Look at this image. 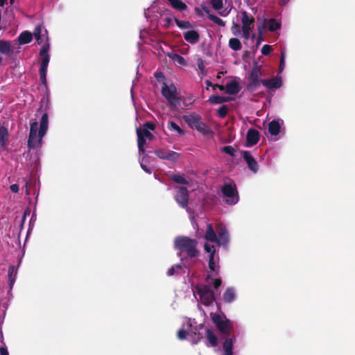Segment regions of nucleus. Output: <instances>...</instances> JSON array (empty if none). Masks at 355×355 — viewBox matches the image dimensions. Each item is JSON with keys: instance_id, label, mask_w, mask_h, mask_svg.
Listing matches in <instances>:
<instances>
[{"instance_id": "nucleus-17", "label": "nucleus", "mask_w": 355, "mask_h": 355, "mask_svg": "<svg viewBox=\"0 0 355 355\" xmlns=\"http://www.w3.org/2000/svg\"><path fill=\"white\" fill-rule=\"evenodd\" d=\"M184 38L187 42L193 44L199 41L200 35L196 31H189L184 33Z\"/></svg>"}, {"instance_id": "nucleus-30", "label": "nucleus", "mask_w": 355, "mask_h": 355, "mask_svg": "<svg viewBox=\"0 0 355 355\" xmlns=\"http://www.w3.org/2000/svg\"><path fill=\"white\" fill-rule=\"evenodd\" d=\"M231 100V98L226 96H220L213 95L211 96L209 98V101L212 104H220L223 103L228 102Z\"/></svg>"}, {"instance_id": "nucleus-2", "label": "nucleus", "mask_w": 355, "mask_h": 355, "mask_svg": "<svg viewBox=\"0 0 355 355\" xmlns=\"http://www.w3.org/2000/svg\"><path fill=\"white\" fill-rule=\"evenodd\" d=\"M198 241L196 239L187 236H178L175 239V246L181 253H185L189 258L198 256L199 251L197 249Z\"/></svg>"}, {"instance_id": "nucleus-33", "label": "nucleus", "mask_w": 355, "mask_h": 355, "mask_svg": "<svg viewBox=\"0 0 355 355\" xmlns=\"http://www.w3.org/2000/svg\"><path fill=\"white\" fill-rule=\"evenodd\" d=\"M229 46L234 51H239L242 47L240 40L234 37L229 40Z\"/></svg>"}, {"instance_id": "nucleus-41", "label": "nucleus", "mask_w": 355, "mask_h": 355, "mask_svg": "<svg viewBox=\"0 0 355 355\" xmlns=\"http://www.w3.org/2000/svg\"><path fill=\"white\" fill-rule=\"evenodd\" d=\"M217 113L218 116H220V118H225L228 113V107L227 105L220 106L218 109Z\"/></svg>"}, {"instance_id": "nucleus-56", "label": "nucleus", "mask_w": 355, "mask_h": 355, "mask_svg": "<svg viewBox=\"0 0 355 355\" xmlns=\"http://www.w3.org/2000/svg\"><path fill=\"white\" fill-rule=\"evenodd\" d=\"M202 9L204 10V12L207 15V17L209 16V15H211L210 13V10L208 7H207L205 5H202Z\"/></svg>"}, {"instance_id": "nucleus-50", "label": "nucleus", "mask_w": 355, "mask_h": 355, "mask_svg": "<svg viewBox=\"0 0 355 355\" xmlns=\"http://www.w3.org/2000/svg\"><path fill=\"white\" fill-rule=\"evenodd\" d=\"M15 274H16V271H15V267L13 266H10L8 268V277H11V276H14Z\"/></svg>"}, {"instance_id": "nucleus-24", "label": "nucleus", "mask_w": 355, "mask_h": 355, "mask_svg": "<svg viewBox=\"0 0 355 355\" xmlns=\"http://www.w3.org/2000/svg\"><path fill=\"white\" fill-rule=\"evenodd\" d=\"M205 239L211 241V242H216L218 241V237L216 234L214 228L211 224L207 225V231L205 235Z\"/></svg>"}, {"instance_id": "nucleus-13", "label": "nucleus", "mask_w": 355, "mask_h": 355, "mask_svg": "<svg viewBox=\"0 0 355 355\" xmlns=\"http://www.w3.org/2000/svg\"><path fill=\"white\" fill-rule=\"evenodd\" d=\"M262 85L268 89H279L282 85V78L277 76L270 79H264L262 81Z\"/></svg>"}, {"instance_id": "nucleus-43", "label": "nucleus", "mask_w": 355, "mask_h": 355, "mask_svg": "<svg viewBox=\"0 0 355 355\" xmlns=\"http://www.w3.org/2000/svg\"><path fill=\"white\" fill-rule=\"evenodd\" d=\"M182 268V266L181 264H176L172 266L168 271L167 272L168 276H173L175 274L176 270H180Z\"/></svg>"}, {"instance_id": "nucleus-49", "label": "nucleus", "mask_w": 355, "mask_h": 355, "mask_svg": "<svg viewBox=\"0 0 355 355\" xmlns=\"http://www.w3.org/2000/svg\"><path fill=\"white\" fill-rule=\"evenodd\" d=\"M221 284H222V281L219 278L215 279L213 282V286H214V288H216V289H218L221 286Z\"/></svg>"}, {"instance_id": "nucleus-36", "label": "nucleus", "mask_w": 355, "mask_h": 355, "mask_svg": "<svg viewBox=\"0 0 355 355\" xmlns=\"http://www.w3.org/2000/svg\"><path fill=\"white\" fill-rule=\"evenodd\" d=\"M233 338H227L223 343L224 352H233Z\"/></svg>"}, {"instance_id": "nucleus-48", "label": "nucleus", "mask_w": 355, "mask_h": 355, "mask_svg": "<svg viewBox=\"0 0 355 355\" xmlns=\"http://www.w3.org/2000/svg\"><path fill=\"white\" fill-rule=\"evenodd\" d=\"M197 65L199 69H200L201 71L204 70L205 62L201 58L197 59Z\"/></svg>"}, {"instance_id": "nucleus-62", "label": "nucleus", "mask_w": 355, "mask_h": 355, "mask_svg": "<svg viewBox=\"0 0 355 355\" xmlns=\"http://www.w3.org/2000/svg\"><path fill=\"white\" fill-rule=\"evenodd\" d=\"M7 0H0V6H3Z\"/></svg>"}, {"instance_id": "nucleus-61", "label": "nucleus", "mask_w": 355, "mask_h": 355, "mask_svg": "<svg viewBox=\"0 0 355 355\" xmlns=\"http://www.w3.org/2000/svg\"><path fill=\"white\" fill-rule=\"evenodd\" d=\"M205 83H206V85L207 86V89H208L209 87H213V85H215V84H212L210 80H207L205 81Z\"/></svg>"}, {"instance_id": "nucleus-7", "label": "nucleus", "mask_w": 355, "mask_h": 355, "mask_svg": "<svg viewBox=\"0 0 355 355\" xmlns=\"http://www.w3.org/2000/svg\"><path fill=\"white\" fill-rule=\"evenodd\" d=\"M161 92L172 107H177L180 102V98L177 95V89L174 85L168 86L166 83H164Z\"/></svg>"}, {"instance_id": "nucleus-12", "label": "nucleus", "mask_w": 355, "mask_h": 355, "mask_svg": "<svg viewBox=\"0 0 355 355\" xmlns=\"http://www.w3.org/2000/svg\"><path fill=\"white\" fill-rule=\"evenodd\" d=\"M243 158L248 164V168L253 173H257L259 171V165L256 159L252 157L250 151H241Z\"/></svg>"}, {"instance_id": "nucleus-1", "label": "nucleus", "mask_w": 355, "mask_h": 355, "mask_svg": "<svg viewBox=\"0 0 355 355\" xmlns=\"http://www.w3.org/2000/svg\"><path fill=\"white\" fill-rule=\"evenodd\" d=\"M49 124V114L46 112L41 118L40 123V129L38 130V123L35 120H31L30 123V133L27 141V146L30 149H34L42 144V138L45 136Z\"/></svg>"}, {"instance_id": "nucleus-42", "label": "nucleus", "mask_w": 355, "mask_h": 355, "mask_svg": "<svg viewBox=\"0 0 355 355\" xmlns=\"http://www.w3.org/2000/svg\"><path fill=\"white\" fill-rule=\"evenodd\" d=\"M211 4L216 10H220L223 6V0H211Z\"/></svg>"}, {"instance_id": "nucleus-58", "label": "nucleus", "mask_w": 355, "mask_h": 355, "mask_svg": "<svg viewBox=\"0 0 355 355\" xmlns=\"http://www.w3.org/2000/svg\"><path fill=\"white\" fill-rule=\"evenodd\" d=\"M215 24H216L217 25H218L219 26H221V27H223L225 26V21L223 20H222L220 18H219L218 20H217Z\"/></svg>"}, {"instance_id": "nucleus-25", "label": "nucleus", "mask_w": 355, "mask_h": 355, "mask_svg": "<svg viewBox=\"0 0 355 355\" xmlns=\"http://www.w3.org/2000/svg\"><path fill=\"white\" fill-rule=\"evenodd\" d=\"M173 8L182 12L187 9V6L181 0H168Z\"/></svg>"}, {"instance_id": "nucleus-14", "label": "nucleus", "mask_w": 355, "mask_h": 355, "mask_svg": "<svg viewBox=\"0 0 355 355\" xmlns=\"http://www.w3.org/2000/svg\"><path fill=\"white\" fill-rule=\"evenodd\" d=\"M259 132L254 128H250L246 135V141L248 146H252L259 141Z\"/></svg>"}, {"instance_id": "nucleus-39", "label": "nucleus", "mask_w": 355, "mask_h": 355, "mask_svg": "<svg viewBox=\"0 0 355 355\" xmlns=\"http://www.w3.org/2000/svg\"><path fill=\"white\" fill-rule=\"evenodd\" d=\"M220 151L230 155L232 157H235L236 150L232 146H223L220 148Z\"/></svg>"}, {"instance_id": "nucleus-31", "label": "nucleus", "mask_w": 355, "mask_h": 355, "mask_svg": "<svg viewBox=\"0 0 355 355\" xmlns=\"http://www.w3.org/2000/svg\"><path fill=\"white\" fill-rule=\"evenodd\" d=\"M268 28L270 32H275L281 28V23L271 18L267 22Z\"/></svg>"}, {"instance_id": "nucleus-60", "label": "nucleus", "mask_w": 355, "mask_h": 355, "mask_svg": "<svg viewBox=\"0 0 355 355\" xmlns=\"http://www.w3.org/2000/svg\"><path fill=\"white\" fill-rule=\"evenodd\" d=\"M141 166L144 171H146L148 173H150V170L149 168H148V167L146 166H145L144 164H141Z\"/></svg>"}, {"instance_id": "nucleus-18", "label": "nucleus", "mask_w": 355, "mask_h": 355, "mask_svg": "<svg viewBox=\"0 0 355 355\" xmlns=\"http://www.w3.org/2000/svg\"><path fill=\"white\" fill-rule=\"evenodd\" d=\"M8 137L9 132L8 128L5 126H0V151L6 148Z\"/></svg>"}, {"instance_id": "nucleus-40", "label": "nucleus", "mask_w": 355, "mask_h": 355, "mask_svg": "<svg viewBox=\"0 0 355 355\" xmlns=\"http://www.w3.org/2000/svg\"><path fill=\"white\" fill-rule=\"evenodd\" d=\"M169 57L173 59V60L178 62L180 64H182V65H184L185 64V60L184 58L179 55V54H176V53H171L169 55Z\"/></svg>"}, {"instance_id": "nucleus-15", "label": "nucleus", "mask_w": 355, "mask_h": 355, "mask_svg": "<svg viewBox=\"0 0 355 355\" xmlns=\"http://www.w3.org/2000/svg\"><path fill=\"white\" fill-rule=\"evenodd\" d=\"M155 128V125L154 124V123L153 122H150V121H148V122H146L144 125H143V128L141 129V135L145 137V138H147L149 140H152L154 137L153 135L149 131V130H154Z\"/></svg>"}, {"instance_id": "nucleus-63", "label": "nucleus", "mask_w": 355, "mask_h": 355, "mask_svg": "<svg viewBox=\"0 0 355 355\" xmlns=\"http://www.w3.org/2000/svg\"><path fill=\"white\" fill-rule=\"evenodd\" d=\"M224 355H233V352H224Z\"/></svg>"}, {"instance_id": "nucleus-45", "label": "nucleus", "mask_w": 355, "mask_h": 355, "mask_svg": "<svg viewBox=\"0 0 355 355\" xmlns=\"http://www.w3.org/2000/svg\"><path fill=\"white\" fill-rule=\"evenodd\" d=\"M272 47L268 44H264L261 48V53L264 55H268L271 53Z\"/></svg>"}, {"instance_id": "nucleus-23", "label": "nucleus", "mask_w": 355, "mask_h": 355, "mask_svg": "<svg viewBox=\"0 0 355 355\" xmlns=\"http://www.w3.org/2000/svg\"><path fill=\"white\" fill-rule=\"evenodd\" d=\"M33 40V35L29 31L22 32L18 37L17 40L19 44H26L30 43Z\"/></svg>"}, {"instance_id": "nucleus-6", "label": "nucleus", "mask_w": 355, "mask_h": 355, "mask_svg": "<svg viewBox=\"0 0 355 355\" xmlns=\"http://www.w3.org/2000/svg\"><path fill=\"white\" fill-rule=\"evenodd\" d=\"M210 316L212 322L220 331V332L225 336H230L232 328V324L230 320L225 316L222 317L220 314L211 313Z\"/></svg>"}, {"instance_id": "nucleus-21", "label": "nucleus", "mask_w": 355, "mask_h": 355, "mask_svg": "<svg viewBox=\"0 0 355 355\" xmlns=\"http://www.w3.org/2000/svg\"><path fill=\"white\" fill-rule=\"evenodd\" d=\"M217 232L218 241H216V243H217L219 245L227 244L228 242V232L227 230L221 227L220 230H218Z\"/></svg>"}, {"instance_id": "nucleus-16", "label": "nucleus", "mask_w": 355, "mask_h": 355, "mask_svg": "<svg viewBox=\"0 0 355 355\" xmlns=\"http://www.w3.org/2000/svg\"><path fill=\"white\" fill-rule=\"evenodd\" d=\"M225 92L230 95H235L238 94L241 90V87L239 83L236 80H232L225 85Z\"/></svg>"}, {"instance_id": "nucleus-52", "label": "nucleus", "mask_w": 355, "mask_h": 355, "mask_svg": "<svg viewBox=\"0 0 355 355\" xmlns=\"http://www.w3.org/2000/svg\"><path fill=\"white\" fill-rule=\"evenodd\" d=\"M10 189L12 192L17 193L19 191V185L17 184H13L10 185Z\"/></svg>"}, {"instance_id": "nucleus-55", "label": "nucleus", "mask_w": 355, "mask_h": 355, "mask_svg": "<svg viewBox=\"0 0 355 355\" xmlns=\"http://www.w3.org/2000/svg\"><path fill=\"white\" fill-rule=\"evenodd\" d=\"M208 18L212 21L213 22L216 23L217 20H218L219 17L214 15H209V16H208Z\"/></svg>"}, {"instance_id": "nucleus-53", "label": "nucleus", "mask_w": 355, "mask_h": 355, "mask_svg": "<svg viewBox=\"0 0 355 355\" xmlns=\"http://www.w3.org/2000/svg\"><path fill=\"white\" fill-rule=\"evenodd\" d=\"M165 21H166V24L164 25V27L165 28H168V27L171 26V24H172V19H171V18H170V17H167V18H166V19H165Z\"/></svg>"}, {"instance_id": "nucleus-4", "label": "nucleus", "mask_w": 355, "mask_h": 355, "mask_svg": "<svg viewBox=\"0 0 355 355\" xmlns=\"http://www.w3.org/2000/svg\"><path fill=\"white\" fill-rule=\"evenodd\" d=\"M50 49V45L49 43H46L43 45L40 51V55L42 58L40 67V78L43 85H46V73L48 64L50 60V55L49 51Z\"/></svg>"}, {"instance_id": "nucleus-54", "label": "nucleus", "mask_w": 355, "mask_h": 355, "mask_svg": "<svg viewBox=\"0 0 355 355\" xmlns=\"http://www.w3.org/2000/svg\"><path fill=\"white\" fill-rule=\"evenodd\" d=\"M0 354L1 355H9L6 347H1V348H0Z\"/></svg>"}, {"instance_id": "nucleus-46", "label": "nucleus", "mask_w": 355, "mask_h": 355, "mask_svg": "<svg viewBox=\"0 0 355 355\" xmlns=\"http://www.w3.org/2000/svg\"><path fill=\"white\" fill-rule=\"evenodd\" d=\"M187 331L184 329H180L177 334L178 338L180 340L185 339L187 337Z\"/></svg>"}, {"instance_id": "nucleus-47", "label": "nucleus", "mask_w": 355, "mask_h": 355, "mask_svg": "<svg viewBox=\"0 0 355 355\" xmlns=\"http://www.w3.org/2000/svg\"><path fill=\"white\" fill-rule=\"evenodd\" d=\"M284 60H285V55L284 53H281V59H280V63H279V72L281 73L284 70Z\"/></svg>"}, {"instance_id": "nucleus-11", "label": "nucleus", "mask_w": 355, "mask_h": 355, "mask_svg": "<svg viewBox=\"0 0 355 355\" xmlns=\"http://www.w3.org/2000/svg\"><path fill=\"white\" fill-rule=\"evenodd\" d=\"M155 154L161 159H167L172 162L176 161L180 157L179 153L164 148L155 150Z\"/></svg>"}, {"instance_id": "nucleus-8", "label": "nucleus", "mask_w": 355, "mask_h": 355, "mask_svg": "<svg viewBox=\"0 0 355 355\" xmlns=\"http://www.w3.org/2000/svg\"><path fill=\"white\" fill-rule=\"evenodd\" d=\"M184 120L191 128L196 129L200 132L206 133L207 126L205 123L202 121L200 116L194 114L184 116Z\"/></svg>"}, {"instance_id": "nucleus-26", "label": "nucleus", "mask_w": 355, "mask_h": 355, "mask_svg": "<svg viewBox=\"0 0 355 355\" xmlns=\"http://www.w3.org/2000/svg\"><path fill=\"white\" fill-rule=\"evenodd\" d=\"M268 131L271 135L277 136L280 132V125L278 121L273 120L268 124Z\"/></svg>"}, {"instance_id": "nucleus-38", "label": "nucleus", "mask_w": 355, "mask_h": 355, "mask_svg": "<svg viewBox=\"0 0 355 355\" xmlns=\"http://www.w3.org/2000/svg\"><path fill=\"white\" fill-rule=\"evenodd\" d=\"M175 24L180 28H192V24L189 21H182L177 18L174 19Z\"/></svg>"}, {"instance_id": "nucleus-37", "label": "nucleus", "mask_w": 355, "mask_h": 355, "mask_svg": "<svg viewBox=\"0 0 355 355\" xmlns=\"http://www.w3.org/2000/svg\"><path fill=\"white\" fill-rule=\"evenodd\" d=\"M41 35H42V26H41V25H39L35 28L34 31H33V35L39 44H40L42 42Z\"/></svg>"}, {"instance_id": "nucleus-19", "label": "nucleus", "mask_w": 355, "mask_h": 355, "mask_svg": "<svg viewBox=\"0 0 355 355\" xmlns=\"http://www.w3.org/2000/svg\"><path fill=\"white\" fill-rule=\"evenodd\" d=\"M261 76V67L258 65L257 62H254L250 73L248 76V80H261L260 76Z\"/></svg>"}, {"instance_id": "nucleus-44", "label": "nucleus", "mask_w": 355, "mask_h": 355, "mask_svg": "<svg viewBox=\"0 0 355 355\" xmlns=\"http://www.w3.org/2000/svg\"><path fill=\"white\" fill-rule=\"evenodd\" d=\"M204 248L207 252L209 253V254H216V249L214 246L209 244L208 243H205Z\"/></svg>"}, {"instance_id": "nucleus-10", "label": "nucleus", "mask_w": 355, "mask_h": 355, "mask_svg": "<svg viewBox=\"0 0 355 355\" xmlns=\"http://www.w3.org/2000/svg\"><path fill=\"white\" fill-rule=\"evenodd\" d=\"M242 32L243 37L248 40L250 37V32H251V25H253L255 20L254 18L252 16H249L247 12L244 11L242 12Z\"/></svg>"}, {"instance_id": "nucleus-22", "label": "nucleus", "mask_w": 355, "mask_h": 355, "mask_svg": "<svg viewBox=\"0 0 355 355\" xmlns=\"http://www.w3.org/2000/svg\"><path fill=\"white\" fill-rule=\"evenodd\" d=\"M209 269L210 272H214L215 275H218L219 266L215 261V254H209Z\"/></svg>"}, {"instance_id": "nucleus-32", "label": "nucleus", "mask_w": 355, "mask_h": 355, "mask_svg": "<svg viewBox=\"0 0 355 355\" xmlns=\"http://www.w3.org/2000/svg\"><path fill=\"white\" fill-rule=\"evenodd\" d=\"M235 298L234 291L232 288H228L223 294V300L225 302L230 303Z\"/></svg>"}, {"instance_id": "nucleus-57", "label": "nucleus", "mask_w": 355, "mask_h": 355, "mask_svg": "<svg viewBox=\"0 0 355 355\" xmlns=\"http://www.w3.org/2000/svg\"><path fill=\"white\" fill-rule=\"evenodd\" d=\"M225 87L223 85H218V84H215L214 85H213V89H216V88L217 89H219L220 91H224L225 90Z\"/></svg>"}, {"instance_id": "nucleus-5", "label": "nucleus", "mask_w": 355, "mask_h": 355, "mask_svg": "<svg viewBox=\"0 0 355 355\" xmlns=\"http://www.w3.org/2000/svg\"><path fill=\"white\" fill-rule=\"evenodd\" d=\"M196 290L201 302L205 306H209L216 301L214 292L211 290L210 285L200 284L196 286Z\"/></svg>"}, {"instance_id": "nucleus-34", "label": "nucleus", "mask_w": 355, "mask_h": 355, "mask_svg": "<svg viewBox=\"0 0 355 355\" xmlns=\"http://www.w3.org/2000/svg\"><path fill=\"white\" fill-rule=\"evenodd\" d=\"M171 179L177 184L188 185L189 181L187 180L183 176L178 174H173L171 175Z\"/></svg>"}, {"instance_id": "nucleus-28", "label": "nucleus", "mask_w": 355, "mask_h": 355, "mask_svg": "<svg viewBox=\"0 0 355 355\" xmlns=\"http://www.w3.org/2000/svg\"><path fill=\"white\" fill-rule=\"evenodd\" d=\"M137 145L139 152L144 153V145L146 144V139L145 137L141 135V129L137 128Z\"/></svg>"}, {"instance_id": "nucleus-20", "label": "nucleus", "mask_w": 355, "mask_h": 355, "mask_svg": "<svg viewBox=\"0 0 355 355\" xmlns=\"http://www.w3.org/2000/svg\"><path fill=\"white\" fill-rule=\"evenodd\" d=\"M0 52L8 56L13 53V50L9 41L0 40Z\"/></svg>"}, {"instance_id": "nucleus-27", "label": "nucleus", "mask_w": 355, "mask_h": 355, "mask_svg": "<svg viewBox=\"0 0 355 355\" xmlns=\"http://www.w3.org/2000/svg\"><path fill=\"white\" fill-rule=\"evenodd\" d=\"M206 338L209 342L211 346L216 347L218 345V338L211 329H207Z\"/></svg>"}, {"instance_id": "nucleus-51", "label": "nucleus", "mask_w": 355, "mask_h": 355, "mask_svg": "<svg viewBox=\"0 0 355 355\" xmlns=\"http://www.w3.org/2000/svg\"><path fill=\"white\" fill-rule=\"evenodd\" d=\"M15 279H16V274H15L14 276H11V277H8V284H9L10 289L12 288L13 284L15 282Z\"/></svg>"}, {"instance_id": "nucleus-9", "label": "nucleus", "mask_w": 355, "mask_h": 355, "mask_svg": "<svg viewBox=\"0 0 355 355\" xmlns=\"http://www.w3.org/2000/svg\"><path fill=\"white\" fill-rule=\"evenodd\" d=\"M177 193L174 196L175 200L182 208H187L189 203V192L184 187H176Z\"/></svg>"}, {"instance_id": "nucleus-29", "label": "nucleus", "mask_w": 355, "mask_h": 355, "mask_svg": "<svg viewBox=\"0 0 355 355\" xmlns=\"http://www.w3.org/2000/svg\"><path fill=\"white\" fill-rule=\"evenodd\" d=\"M262 81L263 80H248L247 85V90L250 92H255L260 87V85L262 84Z\"/></svg>"}, {"instance_id": "nucleus-3", "label": "nucleus", "mask_w": 355, "mask_h": 355, "mask_svg": "<svg viewBox=\"0 0 355 355\" xmlns=\"http://www.w3.org/2000/svg\"><path fill=\"white\" fill-rule=\"evenodd\" d=\"M221 192L225 199V202L229 205H234L239 200V195L235 183H225L221 188Z\"/></svg>"}, {"instance_id": "nucleus-59", "label": "nucleus", "mask_w": 355, "mask_h": 355, "mask_svg": "<svg viewBox=\"0 0 355 355\" xmlns=\"http://www.w3.org/2000/svg\"><path fill=\"white\" fill-rule=\"evenodd\" d=\"M155 77H156L157 78H164V74L162 72H156L155 73Z\"/></svg>"}, {"instance_id": "nucleus-64", "label": "nucleus", "mask_w": 355, "mask_h": 355, "mask_svg": "<svg viewBox=\"0 0 355 355\" xmlns=\"http://www.w3.org/2000/svg\"><path fill=\"white\" fill-rule=\"evenodd\" d=\"M259 37H261L262 31H261L260 28H259Z\"/></svg>"}, {"instance_id": "nucleus-35", "label": "nucleus", "mask_w": 355, "mask_h": 355, "mask_svg": "<svg viewBox=\"0 0 355 355\" xmlns=\"http://www.w3.org/2000/svg\"><path fill=\"white\" fill-rule=\"evenodd\" d=\"M168 129L170 130L177 131L180 135H184V131L178 124L173 121H169L168 123Z\"/></svg>"}]
</instances>
